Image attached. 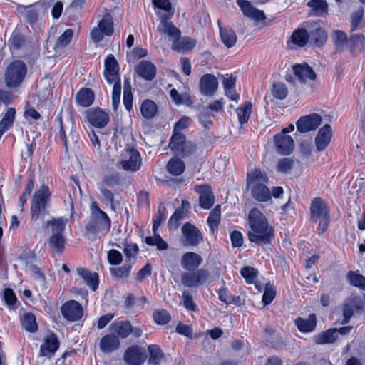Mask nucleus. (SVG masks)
Here are the masks:
<instances>
[{
	"mask_svg": "<svg viewBox=\"0 0 365 365\" xmlns=\"http://www.w3.org/2000/svg\"><path fill=\"white\" fill-rule=\"evenodd\" d=\"M250 230L249 240L257 245H266L274 238V228L268 223L264 215L257 208L252 209L248 215Z\"/></svg>",
	"mask_w": 365,
	"mask_h": 365,
	"instance_id": "nucleus-1",
	"label": "nucleus"
},
{
	"mask_svg": "<svg viewBox=\"0 0 365 365\" xmlns=\"http://www.w3.org/2000/svg\"><path fill=\"white\" fill-rule=\"evenodd\" d=\"M90 217L85 226L86 232L101 238L106 235L111 227V220L108 215L103 211L96 202L90 205Z\"/></svg>",
	"mask_w": 365,
	"mask_h": 365,
	"instance_id": "nucleus-2",
	"label": "nucleus"
},
{
	"mask_svg": "<svg viewBox=\"0 0 365 365\" xmlns=\"http://www.w3.org/2000/svg\"><path fill=\"white\" fill-rule=\"evenodd\" d=\"M267 182V174L259 169L255 168L247 173V186L255 200L267 202L271 200V192L265 185Z\"/></svg>",
	"mask_w": 365,
	"mask_h": 365,
	"instance_id": "nucleus-3",
	"label": "nucleus"
},
{
	"mask_svg": "<svg viewBox=\"0 0 365 365\" xmlns=\"http://www.w3.org/2000/svg\"><path fill=\"white\" fill-rule=\"evenodd\" d=\"M104 77L109 84H113L112 91V104L113 109L117 110L121 96V81L119 75L118 64L113 55H110L105 61Z\"/></svg>",
	"mask_w": 365,
	"mask_h": 365,
	"instance_id": "nucleus-4",
	"label": "nucleus"
},
{
	"mask_svg": "<svg viewBox=\"0 0 365 365\" xmlns=\"http://www.w3.org/2000/svg\"><path fill=\"white\" fill-rule=\"evenodd\" d=\"M310 212L311 220L318 223V232L324 233L327 230L329 219V210L324 201L321 198H314L310 205Z\"/></svg>",
	"mask_w": 365,
	"mask_h": 365,
	"instance_id": "nucleus-5",
	"label": "nucleus"
},
{
	"mask_svg": "<svg viewBox=\"0 0 365 365\" xmlns=\"http://www.w3.org/2000/svg\"><path fill=\"white\" fill-rule=\"evenodd\" d=\"M27 73L26 64L20 60L11 62L4 73V81L8 88H14L19 86Z\"/></svg>",
	"mask_w": 365,
	"mask_h": 365,
	"instance_id": "nucleus-6",
	"label": "nucleus"
},
{
	"mask_svg": "<svg viewBox=\"0 0 365 365\" xmlns=\"http://www.w3.org/2000/svg\"><path fill=\"white\" fill-rule=\"evenodd\" d=\"M59 121V137L64 145L66 150L75 149L77 147L78 134L73 119L69 118L63 122L60 118Z\"/></svg>",
	"mask_w": 365,
	"mask_h": 365,
	"instance_id": "nucleus-7",
	"label": "nucleus"
},
{
	"mask_svg": "<svg viewBox=\"0 0 365 365\" xmlns=\"http://www.w3.org/2000/svg\"><path fill=\"white\" fill-rule=\"evenodd\" d=\"M51 192L46 185H42L34 192L31 200V215L35 220H38L46 212V207L50 198Z\"/></svg>",
	"mask_w": 365,
	"mask_h": 365,
	"instance_id": "nucleus-8",
	"label": "nucleus"
},
{
	"mask_svg": "<svg viewBox=\"0 0 365 365\" xmlns=\"http://www.w3.org/2000/svg\"><path fill=\"white\" fill-rule=\"evenodd\" d=\"M210 272L205 269L183 272L181 275V282L187 288H198L209 282Z\"/></svg>",
	"mask_w": 365,
	"mask_h": 365,
	"instance_id": "nucleus-9",
	"label": "nucleus"
},
{
	"mask_svg": "<svg viewBox=\"0 0 365 365\" xmlns=\"http://www.w3.org/2000/svg\"><path fill=\"white\" fill-rule=\"evenodd\" d=\"M181 231L180 242L185 247H197L203 240V236L200 230L190 222L185 223Z\"/></svg>",
	"mask_w": 365,
	"mask_h": 365,
	"instance_id": "nucleus-10",
	"label": "nucleus"
},
{
	"mask_svg": "<svg viewBox=\"0 0 365 365\" xmlns=\"http://www.w3.org/2000/svg\"><path fill=\"white\" fill-rule=\"evenodd\" d=\"M169 146L176 154L186 156L195 150V146L191 142L185 140V136L182 133H173L170 140Z\"/></svg>",
	"mask_w": 365,
	"mask_h": 365,
	"instance_id": "nucleus-11",
	"label": "nucleus"
},
{
	"mask_svg": "<svg viewBox=\"0 0 365 365\" xmlns=\"http://www.w3.org/2000/svg\"><path fill=\"white\" fill-rule=\"evenodd\" d=\"M118 164L125 170L137 171L142 165L140 154L136 149H126L123 153L122 159Z\"/></svg>",
	"mask_w": 365,
	"mask_h": 365,
	"instance_id": "nucleus-12",
	"label": "nucleus"
},
{
	"mask_svg": "<svg viewBox=\"0 0 365 365\" xmlns=\"http://www.w3.org/2000/svg\"><path fill=\"white\" fill-rule=\"evenodd\" d=\"M85 115L88 123L98 128H104L110 120L109 115L100 108L88 109L86 111Z\"/></svg>",
	"mask_w": 365,
	"mask_h": 365,
	"instance_id": "nucleus-13",
	"label": "nucleus"
},
{
	"mask_svg": "<svg viewBox=\"0 0 365 365\" xmlns=\"http://www.w3.org/2000/svg\"><path fill=\"white\" fill-rule=\"evenodd\" d=\"M322 117L317 113L302 116L296 123L297 129L300 133L314 130L322 123Z\"/></svg>",
	"mask_w": 365,
	"mask_h": 365,
	"instance_id": "nucleus-14",
	"label": "nucleus"
},
{
	"mask_svg": "<svg viewBox=\"0 0 365 365\" xmlns=\"http://www.w3.org/2000/svg\"><path fill=\"white\" fill-rule=\"evenodd\" d=\"M307 28L309 33V38L317 46L322 45L327 38L325 31L322 28L319 23L315 21H307Z\"/></svg>",
	"mask_w": 365,
	"mask_h": 365,
	"instance_id": "nucleus-15",
	"label": "nucleus"
},
{
	"mask_svg": "<svg viewBox=\"0 0 365 365\" xmlns=\"http://www.w3.org/2000/svg\"><path fill=\"white\" fill-rule=\"evenodd\" d=\"M274 144L277 152L284 155L290 154L294 146V140L290 135L279 133L274 136Z\"/></svg>",
	"mask_w": 365,
	"mask_h": 365,
	"instance_id": "nucleus-16",
	"label": "nucleus"
},
{
	"mask_svg": "<svg viewBox=\"0 0 365 365\" xmlns=\"http://www.w3.org/2000/svg\"><path fill=\"white\" fill-rule=\"evenodd\" d=\"M147 357L145 350L138 346H131L124 354V360L129 365H141Z\"/></svg>",
	"mask_w": 365,
	"mask_h": 365,
	"instance_id": "nucleus-17",
	"label": "nucleus"
},
{
	"mask_svg": "<svg viewBox=\"0 0 365 365\" xmlns=\"http://www.w3.org/2000/svg\"><path fill=\"white\" fill-rule=\"evenodd\" d=\"M61 313L67 320L74 322L82 317L83 308L77 301L71 300L61 307Z\"/></svg>",
	"mask_w": 365,
	"mask_h": 365,
	"instance_id": "nucleus-18",
	"label": "nucleus"
},
{
	"mask_svg": "<svg viewBox=\"0 0 365 365\" xmlns=\"http://www.w3.org/2000/svg\"><path fill=\"white\" fill-rule=\"evenodd\" d=\"M173 15V12H170L169 14L165 15L163 18H161L160 22L157 28L158 32L162 34L166 35L171 41H174L178 37L180 36V31L176 28L171 21L168 19Z\"/></svg>",
	"mask_w": 365,
	"mask_h": 365,
	"instance_id": "nucleus-19",
	"label": "nucleus"
},
{
	"mask_svg": "<svg viewBox=\"0 0 365 365\" xmlns=\"http://www.w3.org/2000/svg\"><path fill=\"white\" fill-rule=\"evenodd\" d=\"M203 262V258L199 254L194 252H187L180 259L181 267L186 271L197 269Z\"/></svg>",
	"mask_w": 365,
	"mask_h": 365,
	"instance_id": "nucleus-20",
	"label": "nucleus"
},
{
	"mask_svg": "<svg viewBox=\"0 0 365 365\" xmlns=\"http://www.w3.org/2000/svg\"><path fill=\"white\" fill-rule=\"evenodd\" d=\"M200 91L205 96H212L218 88V81L212 74H205L200 80Z\"/></svg>",
	"mask_w": 365,
	"mask_h": 365,
	"instance_id": "nucleus-21",
	"label": "nucleus"
},
{
	"mask_svg": "<svg viewBox=\"0 0 365 365\" xmlns=\"http://www.w3.org/2000/svg\"><path fill=\"white\" fill-rule=\"evenodd\" d=\"M195 190L199 194L200 205L203 209H210L215 202L212 189L208 185L196 186Z\"/></svg>",
	"mask_w": 365,
	"mask_h": 365,
	"instance_id": "nucleus-22",
	"label": "nucleus"
},
{
	"mask_svg": "<svg viewBox=\"0 0 365 365\" xmlns=\"http://www.w3.org/2000/svg\"><path fill=\"white\" fill-rule=\"evenodd\" d=\"M331 127L326 124L322 127L315 138V145L318 151L324 150L330 143L332 138Z\"/></svg>",
	"mask_w": 365,
	"mask_h": 365,
	"instance_id": "nucleus-23",
	"label": "nucleus"
},
{
	"mask_svg": "<svg viewBox=\"0 0 365 365\" xmlns=\"http://www.w3.org/2000/svg\"><path fill=\"white\" fill-rule=\"evenodd\" d=\"M78 275L83 280L92 291H96L98 287L99 279L96 272H92L84 267L76 269Z\"/></svg>",
	"mask_w": 365,
	"mask_h": 365,
	"instance_id": "nucleus-24",
	"label": "nucleus"
},
{
	"mask_svg": "<svg viewBox=\"0 0 365 365\" xmlns=\"http://www.w3.org/2000/svg\"><path fill=\"white\" fill-rule=\"evenodd\" d=\"M136 73L145 80H153L156 74L155 66L148 61H140L135 68Z\"/></svg>",
	"mask_w": 365,
	"mask_h": 365,
	"instance_id": "nucleus-25",
	"label": "nucleus"
},
{
	"mask_svg": "<svg viewBox=\"0 0 365 365\" xmlns=\"http://www.w3.org/2000/svg\"><path fill=\"white\" fill-rule=\"evenodd\" d=\"M292 68L294 75L302 83H305L308 80H314L316 78V73L307 63L294 65Z\"/></svg>",
	"mask_w": 365,
	"mask_h": 365,
	"instance_id": "nucleus-26",
	"label": "nucleus"
},
{
	"mask_svg": "<svg viewBox=\"0 0 365 365\" xmlns=\"http://www.w3.org/2000/svg\"><path fill=\"white\" fill-rule=\"evenodd\" d=\"M237 4L245 16L257 21H262L265 19L264 12L254 8L248 1L238 0Z\"/></svg>",
	"mask_w": 365,
	"mask_h": 365,
	"instance_id": "nucleus-27",
	"label": "nucleus"
},
{
	"mask_svg": "<svg viewBox=\"0 0 365 365\" xmlns=\"http://www.w3.org/2000/svg\"><path fill=\"white\" fill-rule=\"evenodd\" d=\"M99 346L103 353H111L118 349L120 341L114 334H107L101 339Z\"/></svg>",
	"mask_w": 365,
	"mask_h": 365,
	"instance_id": "nucleus-28",
	"label": "nucleus"
},
{
	"mask_svg": "<svg viewBox=\"0 0 365 365\" xmlns=\"http://www.w3.org/2000/svg\"><path fill=\"white\" fill-rule=\"evenodd\" d=\"M59 347V342L56 336L52 334L45 339L44 343L40 347L39 355L48 356L53 354Z\"/></svg>",
	"mask_w": 365,
	"mask_h": 365,
	"instance_id": "nucleus-29",
	"label": "nucleus"
},
{
	"mask_svg": "<svg viewBox=\"0 0 365 365\" xmlns=\"http://www.w3.org/2000/svg\"><path fill=\"white\" fill-rule=\"evenodd\" d=\"M110 329L113 334H116L122 339H125L131 334L132 326L128 321H118L111 324Z\"/></svg>",
	"mask_w": 365,
	"mask_h": 365,
	"instance_id": "nucleus-30",
	"label": "nucleus"
},
{
	"mask_svg": "<svg viewBox=\"0 0 365 365\" xmlns=\"http://www.w3.org/2000/svg\"><path fill=\"white\" fill-rule=\"evenodd\" d=\"M294 322L301 332H312L314 330L317 325V317L314 314H311L307 319L299 317L295 319Z\"/></svg>",
	"mask_w": 365,
	"mask_h": 365,
	"instance_id": "nucleus-31",
	"label": "nucleus"
},
{
	"mask_svg": "<svg viewBox=\"0 0 365 365\" xmlns=\"http://www.w3.org/2000/svg\"><path fill=\"white\" fill-rule=\"evenodd\" d=\"M309 33L307 28V21L299 28L293 31L291 36L292 42L298 46H304L309 41Z\"/></svg>",
	"mask_w": 365,
	"mask_h": 365,
	"instance_id": "nucleus-32",
	"label": "nucleus"
},
{
	"mask_svg": "<svg viewBox=\"0 0 365 365\" xmlns=\"http://www.w3.org/2000/svg\"><path fill=\"white\" fill-rule=\"evenodd\" d=\"M195 44L196 41L190 37H178L173 41L172 48L179 52H185L192 50Z\"/></svg>",
	"mask_w": 365,
	"mask_h": 365,
	"instance_id": "nucleus-33",
	"label": "nucleus"
},
{
	"mask_svg": "<svg viewBox=\"0 0 365 365\" xmlns=\"http://www.w3.org/2000/svg\"><path fill=\"white\" fill-rule=\"evenodd\" d=\"M217 23L220 27V38L224 45L227 48L234 46L237 42V36L235 31L230 28H222L220 20Z\"/></svg>",
	"mask_w": 365,
	"mask_h": 365,
	"instance_id": "nucleus-34",
	"label": "nucleus"
},
{
	"mask_svg": "<svg viewBox=\"0 0 365 365\" xmlns=\"http://www.w3.org/2000/svg\"><path fill=\"white\" fill-rule=\"evenodd\" d=\"M76 98L78 105L88 107L91 106L94 101V93L91 88H84L78 92Z\"/></svg>",
	"mask_w": 365,
	"mask_h": 365,
	"instance_id": "nucleus-35",
	"label": "nucleus"
},
{
	"mask_svg": "<svg viewBox=\"0 0 365 365\" xmlns=\"http://www.w3.org/2000/svg\"><path fill=\"white\" fill-rule=\"evenodd\" d=\"M307 5L312 9L314 16H324L327 14L328 4L324 0H310Z\"/></svg>",
	"mask_w": 365,
	"mask_h": 365,
	"instance_id": "nucleus-36",
	"label": "nucleus"
},
{
	"mask_svg": "<svg viewBox=\"0 0 365 365\" xmlns=\"http://www.w3.org/2000/svg\"><path fill=\"white\" fill-rule=\"evenodd\" d=\"M221 208L220 205H217L211 210L207 217V222L210 227V231L213 233L217 229L220 222Z\"/></svg>",
	"mask_w": 365,
	"mask_h": 365,
	"instance_id": "nucleus-37",
	"label": "nucleus"
},
{
	"mask_svg": "<svg viewBox=\"0 0 365 365\" xmlns=\"http://www.w3.org/2000/svg\"><path fill=\"white\" fill-rule=\"evenodd\" d=\"M223 108L222 103L220 100H216L211 103L206 108L203 110L202 113L199 115V120L200 123L205 127H207L206 123L204 120L207 118V116L210 115V112L217 113L221 110Z\"/></svg>",
	"mask_w": 365,
	"mask_h": 365,
	"instance_id": "nucleus-38",
	"label": "nucleus"
},
{
	"mask_svg": "<svg viewBox=\"0 0 365 365\" xmlns=\"http://www.w3.org/2000/svg\"><path fill=\"white\" fill-rule=\"evenodd\" d=\"M346 279L351 286L365 291V277L362 274L354 271H349L346 274Z\"/></svg>",
	"mask_w": 365,
	"mask_h": 365,
	"instance_id": "nucleus-39",
	"label": "nucleus"
},
{
	"mask_svg": "<svg viewBox=\"0 0 365 365\" xmlns=\"http://www.w3.org/2000/svg\"><path fill=\"white\" fill-rule=\"evenodd\" d=\"M133 265L131 264H125L118 267L110 268V273L112 277L118 279H128L131 273Z\"/></svg>",
	"mask_w": 365,
	"mask_h": 365,
	"instance_id": "nucleus-40",
	"label": "nucleus"
},
{
	"mask_svg": "<svg viewBox=\"0 0 365 365\" xmlns=\"http://www.w3.org/2000/svg\"><path fill=\"white\" fill-rule=\"evenodd\" d=\"M252 110V103L249 101L245 102L244 104L237 108L236 113L238 118V121L241 125L247 123Z\"/></svg>",
	"mask_w": 365,
	"mask_h": 365,
	"instance_id": "nucleus-41",
	"label": "nucleus"
},
{
	"mask_svg": "<svg viewBox=\"0 0 365 365\" xmlns=\"http://www.w3.org/2000/svg\"><path fill=\"white\" fill-rule=\"evenodd\" d=\"M337 329H330L316 337L315 341L319 344H330L337 339Z\"/></svg>",
	"mask_w": 365,
	"mask_h": 365,
	"instance_id": "nucleus-42",
	"label": "nucleus"
},
{
	"mask_svg": "<svg viewBox=\"0 0 365 365\" xmlns=\"http://www.w3.org/2000/svg\"><path fill=\"white\" fill-rule=\"evenodd\" d=\"M185 168L184 162L180 158H172L169 160L167 169L173 175H181Z\"/></svg>",
	"mask_w": 365,
	"mask_h": 365,
	"instance_id": "nucleus-43",
	"label": "nucleus"
},
{
	"mask_svg": "<svg viewBox=\"0 0 365 365\" xmlns=\"http://www.w3.org/2000/svg\"><path fill=\"white\" fill-rule=\"evenodd\" d=\"M123 103L128 111L133 108V93L132 87L128 78L124 80L123 87Z\"/></svg>",
	"mask_w": 365,
	"mask_h": 365,
	"instance_id": "nucleus-44",
	"label": "nucleus"
},
{
	"mask_svg": "<svg viewBox=\"0 0 365 365\" xmlns=\"http://www.w3.org/2000/svg\"><path fill=\"white\" fill-rule=\"evenodd\" d=\"M141 113L142 115L145 118H153L157 113V106L151 100H145L143 102L141 105Z\"/></svg>",
	"mask_w": 365,
	"mask_h": 365,
	"instance_id": "nucleus-45",
	"label": "nucleus"
},
{
	"mask_svg": "<svg viewBox=\"0 0 365 365\" xmlns=\"http://www.w3.org/2000/svg\"><path fill=\"white\" fill-rule=\"evenodd\" d=\"M170 95L176 105H190L192 103V98L187 93H179L176 89L173 88L170 92Z\"/></svg>",
	"mask_w": 365,
	"mask_h": 365,
	"instance_id": "nucleus-46",
	"label": "nucleus"
},
{
	"mask_svg": "<svg viewBox=\"0 0 365 365\" xmlns=\"http://www.w3.org/2000/svg\"><path fill=\"white\" fill-rule=\"evenodd\" d=\"M22 327L29 332H36L38 326L36 322L35 316L31 313H26L21 319Z\"/></svg>",
	"mask_w": 365,
	"mask_h": 365,
	"instance_id": "nucleus-47",
	"label": "nucleus"
},
{
	"mask_svg": "<svg viewBox=\"0 0 365 365\" xmlns=\"http://www.w3.org/2000/svg\"><path fill=\"white\" fill-rule=\"evenodd\" d=\"M98 26H99L106 36H110L113 33V26L112 17L109 14L103 15L101 20L99 21Z\"/></svg>",
	"mask_w": 365,
	"mask_h": 365,
	"instance_id": "nucleus-48",
	"label": "nucleus"
},
{
	"mask_svg": "<svg viewBox=\"0 0 365 365\" xmlns=\"http://www.w3.org/2000/svg\"><path fill=\"white\" fill-rule=\"evenodd\" d=\"M355 302L353 299H347L343 306V319L341 321V324L348 323L353 316Z\"/></svg>",
	"mask_w": 365,
	"mask_h": 365,
	"instance_id": "nucleus-49",
	"label": "nucleus"
},
{
	"mask_svg": "<svg viewBox=\"0 0 365 365\" xmlns=\"http://www.w3.org/2000/svg\"><path fill=\"white\" fill-rule=\"evenodd\" d=\"M67 220L57 219L51 221H47V225L51 227V235H63Z\"/></svg>",
	"mask_w": 365,
	"mask_h": 365,
	"instance_id": "nucleus-50",
	"label": "nucleus"
},
{
	"mask_svg": "<svg viewBox=\"0 0 365 365\" xmlns=\"http://www.w3.org/2000/svg\"><path fill=\"white\" fill-rule=\"evenodd\" d=\"M150 352L149 364L151 365H157L163 358V352L160 347L155 344H151L148 346Z\"/></svg>",
	"mask_w": 365,
	"mask_h": 365,
	"instance_id": "nucleus-51",
	"label": "nucleus"
},
{
	"mask_svg": "<svg viewBox=\"0 0 365 365\" xmlns=\"http://www.w3.org/2000/svg\"><path fill=\"white\" fill-rule=\"evenodd\" d=\"M240 274L247 284H252L255 283V279H257L259 272L257 269L252 267L247 266L241 269Z\"/></svg>",
	"mask_w": 365,
	"mask_h": 365,
	"instance_id": "nucleus-52",
	"label": "nucleus"
},
{
	"mask_svg": "<svg viewBox=\"0 0 365 365\" xmlns=\"http://www.w3.org/2000/svg\"><path fill=\"white\" fill-rule=\"evenodd\" d=\"M272 93L277 99L283 100L287 96L288 91L283 83H275L272 85Z\"/></svg>",
	"mask_w": 365,
	"mask_h": 365,
	"instance_id": "nucleus-53",
	"label": "nucleus"
},
{
	"mask_svg": "<svg viewBox=\"0 0 365 365\" xmlns=\"http://www.w3.org/2000/svg\"><path fill=\"white\" fill-rule=\"evenodd\" d=\"M48 244L51 248L61 252L65 247V238L63 235H51Z\"/></svg>",
	"mask_w": 365,
	"mask_h": 365,
	"instance_id": "nucleus-54",
	"label": "nucleus"
},
{
	"mask_svg": "<svg viewBox=\"0 0 365 365\" xmlns=\"http://www.w3.org/2000/svg\"><path fill=\"white\" fill-rule=\"evenodd\" d=\"M153 317L155 322L160 325L168 324L171 319L170 314L165 309L155 310Z\"/></svg>",
	"mask_w": 365,
	"mask_h": 365,
	"instance_id": "nucleus-55",
	"label": "nucleus"
},
{
	"mask_svg": "<svg viewBox=\"0 0 365 365\" xmlns=\"http://www.w3.org/2000/svg\"><path fill=\"white\" fill-rule=\"evenodd\" d=\"M73 36L72 29H66L58 38L55 48H63L69 44Z\"/></svg>",
	"mask_w": 365,
	"mask_h": 365,
	"instance_id": "nucleus-56",
	"label": "nucleus"
},
{
	"mask_svg": "<svg viewBox=\"0 0 365 365\" xmlns=\"http://www.w3.org/2000/svg\"><path fill=\"white\" fill-rule=\"evenodd\" d=\"M185 215L183 210L177 209L168 220L169 227L176 229L181 224Z\"/></svg>",
	"mask_w": 365,
	"mask_h": 365,
	"instance_id": "nucleus-57",
	"label": "nucleus"
},
{
	"mask_svg": "<svg viewBox=\"0 0 365 365\" xmlns=\"http://www.w3.org/2000/svg\"><path fill=\"white\" fill-rule=\"evenodd\" d=\"M24 38L21 34L18 31H14L9 41L10 49H19L24 43Z\"/></svg>",
	"mask_w": 365,
	"mask_h": 365,
	"instance_id": "nucleus-58",
	"label": "nucleus"
},
{
	"mask_svg": "<svg viewBox=\"0 0 365 365\" xmlns=\"http://www.w3.org/2000/svg\"><path fill=\"white\" fill-rule=\"evenodd\" d=\"M332 38L337 49H341L348 42L346 34L341 31H334Z\"/></svg>",
	"mask_w": 365,
	"mask_h": 365,
	"instance_id": "nucleus-59",
	"label": "nucleus"
},
{
	"mask_svg": "<svg viewBox=\"0 0 365 365\" xmlns=\"http://www.w3.org/2000/svg\"><path fill=\"white\" fill-rule=\"evenodd\" d=\"M166 208L163 205H160L158 207V213L153 221V231L157 232L161 222L165 219Z\"/></svg>",
	"mask_w": 365,
	"mask_h": 365,
	"instance_id": "nucleus-60",
	"label": "nucleus"
},
{
	"mask_svg": "<svg viewBox=\"0 0 365 365\" xmlns=\"http://www.w3.org/2000/svg\"><path fill=\"white\" fill-rule=\"evenodd\" d=\"M4 299L6 304L10 309H16V297L14 291L10 288H6L4 292Z\"/></svg>",
	"mask_w": 365,
	"mask_h": 365,
	"instance_id": "nucleus-61",
	"label": "nucleus"
},
{
	"mask_svg": "<svg viewBox=\"0 0 365 365\" xmlns=\"http://www.w3.org/2000/svg\"><path fill=\"white\" fill-rule=\"evenodd\" d=\"M182 299L183 301L184 307L187 310L196 312L197 308L193 301L192 294L189 291L185 290L182 294Z\"/></svg>",
	"mask_w": 365,
	"mask_h": 365,
	"instance_id": "nucleus-62",
	"label": "nucleus"
},
{
	"mask_svg": "<svg viewBox=\"0 0 365 365\" xmlns=\"http://www.w3.org/2000/svg\"><path fill=\"white\" fill-rule=\"evenodd\" d=\"M107 259L111 265H119L123 262V255L117 250H110L107 253Z\"/></svg>",
	"mask_w": 365,
	"mask_h": 365,
	"instance_id": "nucleus-63",
	"label": "nucleus"
},
{
	"mask_svg": "<svg viewBox=\"0 0 365 365\" xmlns=\"http://www.w3.org/2000/svg\"><path fill=\"white\" fill-rule=\"evenodd\" d=\"M294 160L291 158H284L280 159L277 165V169L280 173H288L292 168Z\"/></svg>",
	"mask_w": 365,
	"mask_h": 365,
	"instance_id": "nucleus-64",
	"label": "nucleus"
}]
</instances>
